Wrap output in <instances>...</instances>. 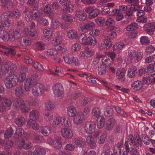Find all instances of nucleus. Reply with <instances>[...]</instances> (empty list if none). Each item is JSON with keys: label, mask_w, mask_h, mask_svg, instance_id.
<instances>
[{"label": "nucleus", "mask_w": 155, "mask_h": 155, "mask_svg": "<svg viewBox=\"0 0 155 155\" xmlns=\"http://www.w3.org/2000/svg\"><path fill=\"white\" fill-rule=\"evenodd\" d=\"M20 31L18 29L15 31L10 30L8 33L5 31H0V38L5 41H14L15 39H18L20 37Z\"/></svg>", "instance_id": "f257e3e1"}, {"label": "nucleus", "mask_w": 155, "mask_h": 155, "mask_svg": "<svg viewBox=\"0 0 155 155\" xmlns=\"http://www.w3.org/2000/svg\"><path fill=\"white\" fill-rule=\"evenodd\" d=\"M12 105L15 109L20 110L23 113L27 112L30 110L29 102L25 101L21 98H18L15 99Z\"/></svg>", "instance_id": "f03ea898"}, {"label": "nucleus", "mask_w": 155, "mask_h": 155, "mask_svg": "<svg viewBox=\"0 0 155 155\" xmlns=\"http://www.w3.org/2000/svg\"><path fill=\"white\" fill-rule=\"evenodd\" d=\"M48 89L42 84L37 83L31 89L32 94L35 96L38 97L41 95Z\"/></svg>", "instance_id": "7ed1b4c3"}, {"label": "nucleus", "mask_w": 155, "mask_h": 155, "mask_svg": "<svg viewBox=\"0 0 155 155\" xmlns=\"http://www.w3.org/2000/svg\"><path fill=\"white\" fill-rule=\"evenodd\" d=\"M4 82L6 88L11 89L17 85V76L15 74L9 76L5 78Z\"/></svg>", "instance_id": "20e7f679"}, {"label": "nucleus", "mask_w": 155, "mask_h": 155, "mask_svg": "<svg viewBox=\"0 0 155 155\" xmlns=\"http://www.w3.org/2000/svg\"><path fill=\"white\" fill-rule=\"evenodd\" d=\"M127 61L128 63L132 61L137 62L140 60L142 58V54L141 52L133 51L128 53Z\"/></svg>", "instance_id": "39448f33"}, {"label": "nucleus", "mask_w": 155, "mask_h": 155, "mask_svg": "<svg viewBox=\"0 0 155 155\" xmlns=\"http://www.w3.org/2000/svg\"><path fill=\"white\" fill-rule=\"evenodd\" d=\"M37 75L34 74L31 77L28 78L25 82V90L26 92L29 91L36 84Z\"/></svg>", "instance_id": "423d86ee"}, {"label": "nucleus", "mask_w": 155, "mask_h": 155, "mask_svg": "<svg viewBox=\"0 0 155 155\" xmlns=\"http://www.w3.org/2000/svg\"><path fill=\"white\" fill-rule=\"evenodd\" d=\"M81 36L82 38L80 42L83 45L94 46L97 43L96 39L94 37H87V35L84 34H81Z\"/></svg>", "instance_id": "0eeeda50"}, {"label": "nucleus", "mask_w": 155, "mask_h": 155, "mask_svg": "<svg viewBox=\"0 0 155 155\" xmlns=\"http://www.w3.org/2000/svg\"><path fill=\"white\" fill-rule=\"evenodd\" d=\"M52 90L56 97H61L64 95V89L63 86L59 83L55 84L53 86Z\"/></svg>", "instance_id": "6e6552de"}, {"label": "nucleus", "mask_w": 155, "mask_h": 155, "mask_svg": "<svg viewBox=\"0 0 155 155\" xmlns=\"http://www.w3.org/2000/svg\"><path fill=\"white\" fill-rule=\"evenodd\" d=\"M133 136L132 135H130L127 140L125 141L124 146L125 148L126 152L128 153L130 152H132L135 150L133 147L134 146V143L133 142Z\"/></svg>", "instance_id": "1a4fd4ad"}, {"label": "nucleus", "mask_w": 155, "mask_h": 155, "mask_svg": "<svg viewBox=\"0 0 155 155\" xmlns=\"http://www.w3.org/2000/svg\"><path fill=\"white\" fill-rule=\"evenodd\" d=\"M96 127V123L93 121L87 122L84 126L86 132L88 134H91L95 132Z\"/></svg>", "instance_id": "9d476101"}, {"label": "nucleus", "mask_w": 155, "mask_h": 155, "mask_svg": "<svg viewBox=\"0 0 155 155\" xmlns=\"http://www.w3.org/2000/svg\"><path fill=\"white\" fill-rule=\"evenodd\" d=\"M143 28L145 30L147 34L152 35L155 31V23H148L145 24Z\"/></svg>", "instance_id": "9b49d317"}, {"label": "nucleus", "mask_w": 155, "mask_h": 155, "mask_svg": "<svg viewBox=\"0 0 155 155\" xmlns=\"http://www.w3.org/2000/svg\"><path fill=\"white\" fill-rule=\"evenodd\" d=\"M84 118V114L82 111H78L74 116L73 118V122L76 125L81 124Z\"/></svg>", "instance_id": "f8f14e48"}, {"label": "nucleus", "mask_w": 155, "mask_h": 155, "mask_svg": "<svg viewBox=\"0 0 155 155\" xmlns=\"http://www.w3.org/2000/svg\"><path fill=\"white\" fill-rule=\"evenodd\" d=\"M61 134L62 136L66 139H71L73 137L72 131L70 129L64 128L61 130Z\"/></svg>", "instance_id": "ddd939ff"}, {"label": "nucleus", "mask_w": 155, "mask_h": 155, "mask_svg": "<svg viewBox=\"0 0 155 155\" xmlns=\"http://www.w3.org/2000/svg\"><path fill=\"white\" fill-rule=\"evenodd\" d=\"M115 124V120L114 118H110L106 122L105 124V128L108 131H111L113 129Z\"/></svg>", "instance_id": "4468645a"}, {"label": "nucleus", "mask_w": 155, "mask_h": 155, "mask_svg": "<svg viewBox=\"0 0 155 155\" xmlns=\"http://www.w3.org/2000/svg\"><path fill=\"white\" fill-rule=\"evenodd\" d=\"M125 72L124 68H120L118 69L116 73L117 78L119 81H124L125 79Z\"/></svg>", "instance_id": "2eb2a0df"}, {"label": "nucleus", "mask_w": 155, "mask_h": 155, "mask_svg": "<svg viewBox=\"0 0 155 155\" xmlns=\"http://www.w3.org/2000/svg\"><path fill=\"white\" fill-rule=\"evenodd\" d=\"M137 70V68L134 66H132L130 67L128 70L127 76L129 78H134L136 75Z\"/></svg>", "instance_id": "dca6fc26"}, {"label": "nucleus", "mask_w": 155, "mask_h": 155, "mask_svg": "<svg viewBox=\"0 0 155 155\" xmlns=\"http://www.w3.org/2000/svg\"><path fill=\"white\" fill-rule=\"evenodd\" d=\"M105 33L104 34V38L109 40H113L117 37V34L116 32L113 31H110L107 32L105 31Z\"/></svg>", "instance_id": "f3484780"}, {"label": "nucleus", "mask_w": 155, "mask_h": 155, "mask_svg": "<svg viewBox=\"0 0 155 155\" xmlns=\"http://www.w3.org/2000/svg\"><path fill=\"white\" fill-rule=\"evenodd\" d=\"M23 87L22 85L17 86L15 90V96L18 97L22 96L24 93Z\"/></svg>", "instance_id": "a211bd4d"}, {"label": "nucleus", "mask_w": 155, "mask_h": 155, "mask_svg": "<svg viewBox=\"0 0 155 155\" xmlns=\"http://www.w3.org/2000/svg\"><path fill=\"white\" fill-rule=\"evenodd\" d=\"M23 32L26 35H29L34 39L37 36V32L36 31H31V30L29 31L28 29L25 28L23 29Z\"/></svg>", "instance_id": "6ab92c4d"}, {"label": "nucleus", "mask_w": 155, "mask_h": 155, "mask_svg": "<svg viewBox=\"0 0 155 155\" xmlns=\"http://www.w3.org/2000/svg\"><path fill=\"white\" fill-rule=\"evenodd\" d=\"M27 124L28 127L31 129L35 130H37L39 127V124L35 121H31V120H28L27 121Z\"/></svg>", "instance_id": "aec40b11"}, {"label": "nucleus", "mask_w": 155, "mask_h": 155, "mask_svg": "<svg viewBox=\"0 0 155 155\" xmlns=\"http://www.w3.org/2000/svg\"><path fill=\"white\" fill-rule=\"evenodd\" d=\"M39 115V112L36 110H33L29 114L30 120L35 121L38 119Z\"/></svg>", "instance_id": "412c9836"}, {"label": "nucleus", "mask_w": 155, "mask_h": 155, "mask_svg": "<svg viewBox=\"0 0 155 155\" xmlns=\"http://www.w3.org/2000/svg\"><path fill=\"white\" fill-rule=\"evenodd\" d=\"M76 15L80 21H83L87 18V15L83 11L79 10L76 12Z\"/></svg>", "instance_id": "4be33fe9"}, {"label": "nucleus", "mask_w": 155, "mask_h": 155, "mask_svg": "<svg viewBox=\"0 0 155 155\" xmlns=\"http://www.w3.org/2000/svg\"><path fill=\"white\" fill-rule=\"evenodd\" d=\"M67 113L68 116L71 117H74L77 113L75 108L73 106H69L67 108Z\"/></svg>", "instance_id": "5701e85b"}, {"label": "nucleus", "mask_w": 155, "mask_h": 155, "mask_svg": "<svg viewBox=\"0 0 155 155\" xmlns=\"http://www.w3.org/2000/svg\"><path fill=\"white\" fill-rule=\"evenodd\" d=\"M131 87L134 91H139L142 87V83L139 80L136 81L131 85Z\"/></svg>", "instance_id": "b1692460"}, {"label": "nucleus", "mask_w": 155, "mask_h": 155, "mask_svg": "<svg viewBox=\"0 0 155 155\" xmlns=\"http://www.w3.org/2000/svg\"><path fill=\"white\" fill-rule=\"evenodd\" d=\"M67 35L69 38L71 39H76L78 37L77 32L73 29L69 31L67 33Z\"/></svg>", "instance_id": "393cba45"}, {"label": "nucleus", "mask_w": 155, "mask_h": 155, "mask_svg": "<svg viewBox=\"0 0 155 155\" xmlns=\"http://www.w3.org/2000/svg\"><path fill=\"white\" fill-rule=\"evenodd\" d=\"M61 18L64 21L71 23L73 21L72 16L68 13H62L61 15Z\"/></svg>", "instance_id": "a878e982"}, {"label": "nucleus", "mask_w": 155, "mask_h": 155, "mask_svg": "<svg viewBox=\"0 0 155 155\" xmlns=\"http://www.w3.org/2000/svg\"><path fill=\"white\" fill-rule=\"evenodd\" d=\"M73 143H74L77 146L81 147L84 144L85 140L81 137L75 138L73 139Z\"/></svg>", "instance_id": "bb28decb"}, {"label": "nucleus", "mask_w": 155, "mask_h": 155, "mask_svg": "<svg viewBox=\"0 0 155 155\" xmlns=\"http://www.w3.org/2000/svg\"><path fill=\"white\" fill-rule=\"evenodd\" d=\"M15 121L17 126L18 127H21L25 123V120L23 117L21 116L15 119Z\"/></svg>", "instance_id": "cd10ccee"}, {"label": "nucleus", "mask_w": 155, "mask_h": 155, "mask_svg": "<svg viewBox=\"0 0 155 155\" xmlns=\"http://www.w3.org/2000/svg\"><path fill=\"white\" fill-rule=\"evenodd\" d=\"M41 134L45 136L49 135L51 133V129L49 127L45 126L42 127L40 130Z\"/></svg>", "instance_id": "c85d7f7f"}, {"label": "nucleus", "mask_w": 155, "mask_h": 155, "mask_svg": "<svg viewBox=\"0 0 155 155\" xmlns=\"http://www.w3.org/2000/svg\"><path fill=\"white\" fill-rule=\"evenodd\" d=\"M43 33L44 36L46 38H49L52 35V31L49 28L46 27L44 28Z\"/></svg>", "instance_id": "c756f323"}, {"label": "nucleus", "mask_w": 155, "mask_h": 155, "mask_svg": "<svg viewBox=\"0 0 155 155\" xmlns=\"http://www.w3.org/2000/svg\"><path fill=\"white\" fill-rule=\"evenodd\" d=\"M87 143L90 145L91 147L94 149L96 147V144L94 141V139L91 136H88L86 138Z\"/></svg>", "instance_id": "7c9ffc66"}, {"label": "nucleus", "mask_w": 155, "mask_h": 155, "mask_svg": "<svg viewBox=\"0 0 155 155\" xmlns=\"http://www.w3.org/2000/svg\"><path fill=\"white\" fill-rule=\"evenodd\" d=\"M55 107L54 104L52 102L49 101L45 104V110L48 111H51L53 110Z\"/></svg>", "instance_id": "2f4dec72"}, {"label": "nucleus", "mask_w": 155, "mask_h": 155, "mask_svg": "<svg viewBox=\"0 0 155 155\" xmlns=\"http://www.w3.org/2000/svg\"><path fill=\"white\" fill-rule=\"evenodd\" d=\"M20 44L24 46H28L31 44V41L28 37H23L21 39Z\"/></svg>", "instance_id": "473e14b6"}, {"label": "nucleus", "mask_w": 155, "mask_h": 155, "mask_svg": "<svg viewBox=\"0 0 155 155\" xmlns=\"http://www.w3.org/2000/svg\"><path fill=\"white\" fill-rule=\"evenodd\" d=\"M80 75L81 77L86 78L87 80L89 82L94 84L96 82L95 78L92 76L90 75L87 76L88 75L87 74L85 73H83Z\"/></svg>", "instance_id": "72a5a7b5"}, {"label": "nucleus", "mask_w": 155, "mask_h": 155, "mask_svg": "<svg viewBox=\"0 0 155 155\" xmlns=\"http://www.w3.org/2000/svg\"><path fill=\"white\" fill-rule=\"evenodd\" d=\"M33 153L34 155H45L46 151L43 148L38 147L34 151Z\"/></svg>", "instance_id": "f704fd0d"}, {"label": "nucleus", "mask_w": 155, "mask_h": 155, "mask_svg": "<svg viewBox=\"0 0 155 155\" xmlns=\"http://www.w3.org/2000/svg\"><path fill=\"white\" fill-rule=\"evenodd\" d=\"M46 54L49 56L54 57L58 54V51L54 48L48 49L45 52Z\"/></svg>", "instance_id": "c9c22d12"}, {"label": "nucleus", "mask_w": 155, "mask_h": 155, "mask_svg": "<svg viewBox=\"0 0 155 155\" xmlns=\"http://www.w3.org/2000/svg\"><path fill=\"white\" fill-rule=\"evenodd\" d=\"M116 22L114 19L110 17L107 18L105 22V25L108 27H111L114 25Z\"/></svg>", "instance_id": "e433bc0d"}, {"label": "nucleus", "mask_w": 155, "mask_h": 155, "mask_svg": "<svg viewBox=\"0 0 155 155\" xmlns=\"http://www.w3.org/2000/svg\"><path fill=\"white\" fill-rule=\"evenodd\" d=\"M73 57L71 54L68 53L65 56L63 57V58L64 59V61L68 64H72V59Z\"/></svg>", "instance_id": "4c0bfd02"}, {"label": "nucleus", "mask_w": 155, "mask_h": 155, "mask_svg": "<svg viewBox=\"0 0 155 155\" xmlns=\"http://www.w3.org/2000/svg\"><path fill=\"white\" fill-rule=\"evenodd\" d=\"M102 65H104L106 67L110 66L112 64V62L110 61L109 58H107L106 56L104 57L102 59Z\"/></svg>", "instance_id": "58836bf2"}, {"label": "nucleus", "mask_w": 155, "mask_h": 155, "mask_svg": "<svg viewBox=\"0 0 155 155\" xmlns=\"http://www.w3.org/2000/svg\"><path fill=\"white\" fill-rule=\"evenodd\" d=\"M54 147L56 148H61L62 146L61 141V138L58 137L55 138L54 141Z\"/></svg>", "instance_id": "ea45409f"}, {"label": "nucleus", "mask_w": 155, "mask_h": 155, "mask_svg": "<svg viewBox=\"0 0 155 155\" xmlns=\"http://www.w3.org/2000/svg\"><path fill=\"white\" fill-rule=\"evenodd\" d=\"M138 27L137 24L135 23H131L128 25L126 28V30L127 31H131L136 30Z\"/></svg>", "instance_id": "a19ab883"}, {"label": "nucleus", "mask_w": 155, "mask_h": 155, "mask_svg": "<svg viewBox=\"0 0 155 155\" xmlns=\"http://www.w3.org/2000/svg\"><path fill=\"white\" fill-rule=\"evenodd\" d=\"M86 57L89 58L93 56L94 54V51L93 49L90 48L88 47L86 48L85 50Z\"/></svg>", "instance_id": "79ce46f5"}, {"label": "nucleus", "mask_w": 155, "mask_h": 155, "mask_svg": "<svg viewBox=\"0 0 155 155\" xmlns=\"http://www.w3.org/2000/svg\"><path fill=\"white\" fill-rule=\"evenodd\" d=\"M62 123L65 126L70 127L72 126L71 121L68 117H62Z\"/></svg>", "instance_id": "37998d69"}, {"label": "nucleus", "mask_w": 155, "mask_h": 155, "mask_svg": "<svg viewBox=\"0 0 155 155\" xmlns=\"http://www.w3.org/2000/svg\"><path fill=\"white\" fill-rule=\"evenodd\" d=\"M53 117V113L49 112H46L44 115V118L45 120L47 121H50Z\"/></svg>", "instance_id": "c03bdc74"}, {"label": "nucleus", "mask_w": 155, "mask_h": 155, "mask_svg": "<svg viewBox=\"0 0 155 155\" xmlns=\"http://www.w3.org/2000/svg\"><path fill=\"white\" fill-rule=\"evenodd\" d=\"M13 131L11 127L9 128L4 134V137L5 139L11 137L12 135Z\"/></svg>", "instance_id": "a18cd8bd"}, {"label": "nucleus", "mask_w": 155, "mask_h": 155, "mask_svg": "<svg viewBox=\"0 0 155 155\" xmlns=\"http://www.w3.org/2000/svg\"><path fill=\"white\" fill-rule=\"evenodd\" d=\"M1 103L5 105L8 108L10 107L12 104L11 101L5 97L2 98Z\"/></svg>", "instance_id": "49530a36"}, {"label": "nucleus", "mask_w": 155, "mask_h": 155, "mask_svg": "<svg viewBox=\"0 0 155 155\" xmlns=\"http://www.w3.org/2000/svg\"><path fill=\"white\" fill-rule=\"evenodd\" d=\"M2 73L1 74H5L10 71V67L7 64H3L1 68Z\"/></svg>", "instance_id": "de8ad7c7"}, {"label": "nucleus", "mask_w": 155, "mask_h": 155, "mask_svg": "<svg viewBox=\"0 0 155 155\" xmlns=\"http://www.w3.org/2000/svg\"><path fill=\"white\" fill-rule=\"evenodd\" d=\"M36 49L39 51H41L45 49V44L41 41L37 42L35 43Z\"/></svg>", "instance_id": "09e8293b"}, {"label": "nucleus", "mask_w": 155, "mask_h": 155, "mask_svg": "<svg viewBox=\"0 0 155 155\" xmlns=\"http://www.w3.org/2000/svg\"><path fill=\"white\" fill-rule=\"evenodd\" d=\"M133 142L134 143V146L135 145L137 147L141 146L142 144L141 139L138 137H137L135 138L133 137Z\"/></svg>", "instance_id": "8fccbe9b"}, {"label": "nucleus", "mask_w": 155, "mask_h": 155, "mask_svg": "<svg viewBox=\"0 0 155 155\" xmlns=\"http://www.w3.org/2000/svg\"><path fill=\"white\" fill-rule=\"evenodd\" d=\"M62 117H61L60 116H58L55 117L54 119L52 124L53 125H56L59 124L60 122H61V124L62 125H63L62 123Z\"/></svg>", "instance_id": "3c124183"}, {"label": "nucleus", "mask_w": 155, "mask_h": 155, "mask_svg": "<svg viewBox=\"0 0 155 155\" xmlns=\"http://www.w3.org/2000/svg\"><path fill=\"white\" fill-rule=\"evenodd\" d=\"M146 68L147 74L152 73L155 71V63L149 64Z\"/></svg>", "instance_id": "603ef678"}, {"label": "nucleus", "mask_w": 155, "mask_h": 155, "mask_svg": "<svg viewBox=\"0 0 155 155\" xmlns=\"http://www.w3.org/2000/svg\"><path fill=\"white\" fill-rule=\"evenodd\" d=\"M114 113V111L113 108L110 107L107 108L104 111V114L107 117L112 116Z\"/></svg>", "instance_id": "864d4df0"}, {"label": "nucleus", "mask_w": 155, "mask_h": 155, "mask_svg": "<svg viewBox=\"0 0 155 155\" xmlns=\"http://www.w3.org/2000/svg\"><path fill=\"white\" fill-rule=\"evenodd\" d=\"M125 47L124 44L122 42L117 43L114 46V50L119 51L122 50Z\"/></svg>", "instance_id": "5fc2aeb1"}, {"label": "nucleus", "mask_w": 155, "mask_h": 155, "mask_svg": "<svg viewBox=\"0 0 155 155\" xmlns=\"http://www.w3.org/2000/svg\"><path fill=\"white\" fill-rule=\"evenodd\" d=\"M10 15L11 18L13 17L14 18H19L21 15L20 11L17 9L13 10L10 12Z\"/></svg>", "instance_id": "6e6d98bb"}, {"label": "nucleus", "mask_w": 155, "mask_h": 155, "mask_svg": "<svg viewBox=\"0 0 155 155\" xmlns=\"http://www.w3.org/2000/svg\"><path fill=\"white\" fill-rule=\"evenodd\" d=\"M140 42L142 45H147L150 43V41L148 37L143 36L140 38Z\"/></svg>", "instance_id": "4d7b16f0"}, {"label": "nucleus", "mask_w": 155, "mask_h": 155, "mask_svg": "<svg viewBox=\"0 0 155 155\" xmlns=\"http://www.w3.org/2000/svg\"><path fill=\"white\" fill-rule=\"evenodd\" d=\"M115 108L117 113L120 115L124 117H127V115L126 113L121 108L116 107Z\"/></svg>", "instance_id": "13d9d810"}, {"label": "nucleus", "mask_w": 155, "mask_h": 155, "mask_svg": "<svg viewBox=\"0 0 155 155\" xmlns=\"http://www.w3.org/2000/svg\"><path fill=\"white\" fill-rule=\"evenodd\" d=\"M9 12H6L3 13L1 16V19L3 21H6L11 18Z\"/></svg>", "instance_id": "bf43d9fd"}, {"label": "nucleus", "mask_w": 155, "mask_h": 155, "mask_svg": "<svg viewBox=\"0 0 155 155\" xmlns=\"http://www.w3.org/2000/svg\"><path fill=\"white\" fill-rule=\"evenodd\" d=\"M0 48L5 50H8L9 54H11L12 55H14L16 53V51L13 49L8 48L7 47L5 46L0 44Z\"/></svg>", "instance_id": "052dcab7"}, {"label": "nucleus", "mask_w": 155, "mask_h": 155, "mask_svg": "<svg viewBox=\"0 0 155 155\" xmlns=\"http://www.w3.org/2000/svg\"><path fill=\"white\" fill-rule=\"evenodd\" d=\"M105 123V118L104 117H101L100 119L97 122L98 127L99 129L102 128L104 126Z\"/></svg>", "instance_id": "680f3d73"}, {"label": "nucleus", "mask_w": 155, "mask_h": 155, "mask_svg": "<svg viewBox=\"0 0 155 155\" xmlns=\"http://www.w3.org/2000/svg\"><path fill=\"white\" fill-rule=\"evenodd\" d=\"M92 114L94 116L99 117L101 114V111L98 107H95L93 109L92 111Z\"/></svg>", "instance_id": "e2e57ef3"}, {"label": "nucleus", "mask_w": 155, "mask_h": 155, "mask_svg": "<svg viewBox=\"0 0 155 155\" xmlns=\"http://www.w3.org/2000/svg\"><path fill=\"white\" fill-rule=\"evenodd\" d=\"M26 77V75L25 73H20L19 74L18 76H17V82H23L25 79Z\"/></svg>", "instance_id": "0e129e2a"}, {"label": "nucleus", "mask_w": 155, "mask_h": 155, "mask_svg": "<svg viewBox=\"0 0 155 155\" xmlns=\"http://www.w3.org/2000/svg\"><path fill=\"white\" fill-rule=\"evenodd\" d=\"M106 67L101 65L98 68V73L101 75L104 74L106 71Z\"/></svg>", "instance_id": "69168bd1"}, {"label": "nucleus", "mask_w": 155, "mask_h": 155, "mask_svg": "<svg viewBox=\"0 0 155 155\" xmlns=\"http://www.w3.org/2000/svg\"><path fill=\"white\" fill-rule=\"evenodd\" d=\"M33 67L39 71H43L44 68L42 64L37 62H34L33 64Z\"/></svg>", "instance_id": "338daca9"}, {"label": "nucleus", "mask_w": 155, "mask_h": 155, "mask_svg": "<svg viewBox=\"0 0 155 155\" xmlns=\"http://www.w3.org/2000/svg\"><path fill=\"white\" fill-rule=\"evenodd\" d=\"M100 33V31L97 29H94L91 30L89 32V34L92 36H98Z\"/></svg>", "instance_id": "774afa93"}]
</instances>
